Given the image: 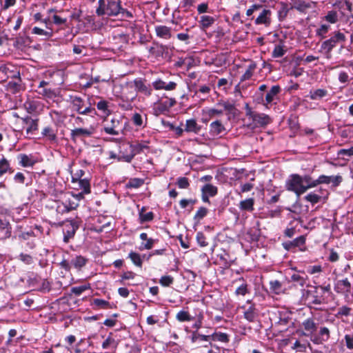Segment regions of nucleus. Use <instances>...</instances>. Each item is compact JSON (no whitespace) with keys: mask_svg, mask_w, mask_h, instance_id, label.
Instances as JSON below:
<instances>
[{"mask_svg":"<svg viewBox=\"0 0 353 353\" xmlns=\"http://www.w3.org/2000/svg\"><path fill=\"white\" fill-rule=\"evenodd\" d=\"M96 14L99 17H118L132 18V13L121 7L120 0H99Z\"/></svg>","mask_w":353,"mask_h":353,"instance_id":"obj_1","label":"nucleus"},{"mask_svg":"<svg viewBox=\"0 0 353 353\" xmlns=\"http://www.w3.org/2000/svg\"><path fill=\"white\" fill-rule=\"evenodd\" d=\"M346 39L345 34L339 31H335L332 36L321 43L319 52L324 54L327 59H331L332 50L337 43L344 42Z\"/></svg>","mask_w":353,"mask_h":353,"instance_id":"obj_2","label":"nucleus"},{"mask_svg":"<svg viewBox=\"0 0 353 353\" xmlns=\"http://www.w3.org/2000/svg\"><path fill=\"white\" fill-rule=\"evenodd\" d=\"M69 101L72 105V110L76 111L79 114H97V112L94 108L92 107V103H88V106H86V101L79 96L70 95Z\"/></svg>","mask_w":353,"mask_h":353,"instance_id":"obj_3","label":"nucleus"},{"mask_svg":"<svg viewBox=\"0 0 353 353\" xmlns=\"http://www.w3.org/2000/svg\"><path fill=\"white\" fill-rule=\"evenodd\" d=\"M285 186L287 190L294 192L297 196L306 192L301 175L298 174L290 175L285 181Z\"/></svg>","mask_w":353,"mask_h":353,"instance_id":"obj_4","label":"nucleus"},{"mask_svg":"<svg viewBox=\"0 0 353 353\" xmlns=\"http://www.w3.org/2000/svg\"><path fill=\"white\" fill-rule=\"evenodd\" d=\"M148 142L144 141L142 143H137L135 144H130L129 146L130 152L128 154H124V153L121 150L119 151L118 159L122 160V161H124L128 162V163L130 162L137 154H139V153L142 152L145 149L148 148Z\"/></svg>","mask_w":353,"mask_h":353,"instance_id":"obj_5","label":"nucleus"},{"mask_svg":"<svg viewBox=\"0 0 353 353\" xmlns=\"http://www.w3.org/2000/svg\"><path fill=\"white\" fill-rule=\"evenodd\" d=\"M23 107L29 114H39L43 111L44 105L39 100L28 99L23 103Z\"/></svg>","mask_w":353,"mask_h":353,"instance_id":"obj_6","label":"nucleus"},{"mask_svg":"<svg viewBox=\"0 0 353 353\" xmlns=\"http://www.w3.org/2000/svg\"><path fill=\"white\" fill-rule=\"evenodd\" d=\"M351 283L345 278L337 281L334 288L336 293L348 294L351 292Z\"/></svg>","mask_w":353,"mask_h":353,"instance_id":"obj_7","label":"nucleus"},{"mask_svg":"<svg viewBox=\"0 0 353 353\" xmlns=\"http://www.w3.org/2000/svg\"><path fill=\"white\" fill-rule=\"evenodd\" d=\"M94 133V128L90 127L89 128H78L71 131V138L73 141H76L79 138L90 137Z\"/></svg>","mask_w":353,"mask_h":353,"instance_id":"obj_8","label":"nucleus"},{"mask_svg":"<svg viewBox=\"0 0 353 353\" xmlns=\"http://www.w3.org/2000/svg\"><path fill=\"white\" fill-rule=\"evenodd\" d=\"M253 125L252 128L259 126H265L271 122L270 117L263 113H256L253 115Z\"/></svg>","mask_w":353,"mask_h":353,"instance_id":"obj_9","label":"nucleus"},{"mask_svg":"<svg viewBox=\"0 0 353 353\" xmlns=\"http://www.w3.org/2000/svg\"><path fill=\"white\" fill-rule=\"evenodd\" d=\"M272 12L270 10L263 9L259 15L255 20L256 25L263 24L265 26H269L271 23Z\"/></svg>","mask_w":353,"mask_h":353,"instance_id":"obj_10","label":"nucleus"},{"mask_svg":"<svg viewBox=\"0 0 353 353\" xmlns=\"http://www.w3.org/2000/svg\"><path fill=\"white\" fill-rule=\"evenodd\" d=\"M302 326L304 330L307 332V333L303 332L302 335L306 336L312 335L317 330V324L314 322L312 318H308L304 320L302 323Z\"/></svg>","mask_w":353,"mask_h":353,"instance_id":"obj_11","label":"nucleus"},{"mask_svg":"<svg viewBox=\"0 0 353 353\" xmlns=\"http://www.w3.org/2000/svg\"><path fill=\"white\" fill-rule=\"evenodd\" d=\"M330 338V330L326 327H321L319 330V336H315L311 338V341L314 344H322L327 341Z\"/></svg>","mask_w":353,"mask_h":353,"instance_id":"obj_12","label":"nucleus"},{"mask_svg":"<svg viewBox=\"0 0 353 353\" xmlns=\"http://www.w3.org/2000/svg\"><path fill=\"white\" fill-rule=\"evenodd\" d=\"M305 240L306 239L305 236L302 235L294 239L293 241H290L283 243V246L286 250H291L292 248L297 247L300 248L302 245H305Z\"/></svg>","mask_w":353,"mask_h":353,"instance_id":"obj_13","label":"nucleus"},{"mask_svg":"<svg viewBox=\"0 0 353 353\" xmlns=\"http://www.w3.org/2000/svg\"><path fill=\"white\" fill-rule=\"evenodd\" d=\"M23 124L28 125L26 128V133L30 134L38 130V119H32L27 116L26 117L21 118Z\"/></svg>","mask_w":353,"mask_h":353,"instance_id":"obj_14","label":"nucleus"},{"mask_svg":"<svg viewBox=\"0 0 353 353\" xmlns=\"http://www.w3.org/2000/svg\"><path fill=\"white\" fill-rule=\"evenodd\" d=\"M134 85L137 91L143 93L146 96H150L152 94V89L147 86L141 79H136L134 80Z\"/></svg>","mask_w":353,"mask_h":353,"instance_id":"obj_15","label":"nucleus"},{"mask_svg":"<svg viewBox=\"0 0 353 353\" xmlns=\"http://www.w3.org/2000/svg\"><path fill=\"white\" fill-rule=\"evenodd\" d=\"M64 209L62 210L63 212H69L73 210H75L79 206V203L75 197L69 196L63 202Z\"/></svg>","mask_w":353,"mask_h":353,"instance_id":"obj_16","label":"nucleus"},{"mask_svg":"<svg viewBox=\"0 0 353 353\" xmlns=\"http://www.w3.org/2000/svg\"><path fill=\"white\" fill-rule=\"evenodd\" d=\"M120 124V121L117 119H112L110 121V124H106L103 130L105 133L111 135H118L119 134V132L117 130Z\"/></svg>","mask_w":353,"mask_h":353,"instance_id":"obj_17","label":"nucleus"},{"mask_svg":"<svg viewBox=\"0 0 353 353\" xmlns=\"http://www.w3.org/2000/svg\"><path fill=\"white\" fill-rule=\"evenodd\" d=\"M157 36L163 39H169L172 37L171 28L165 26H157L155 27Z\"/></svg>","mask_w":353,"mask_h":353,"instance_id":"obj_18","label":"nucleus"},{"mask_svg":"<svg viewBox=\"0 0 353 353\" xmlns=\"http://www.w3.org/2000/svg\"><path fill=\"white\" fill-rule=\"evenodd\" d=\"M88 262V259L81 255H75L70 260L72 267L77 270H81Z\"/></svg>","mask_w":353,"mask_h":353,"instance_id":"obj_19","label":"nucleus"},{"mask_svg":"<svg viewBox=\"0 0 353 353\" xmlns=\"http://www.w3.org/2000/svg\"><path fill=\"white\" fill-rule=\"evenodd\" d=\"M201 129V127L198 125L196 121L194 119H188L185 122V131L187 132H193L198 134Z\"/></svg>","mask_w":353,"mask_h":353,"instance_id":"obj_20","label":"nucleus"},{"mask_svg":"<svg viewBox=\"0 0 353 353\" xmlns=\"http://www.w3.org/2000/svg\"><path fill=\"white\" fill-rule=\"evenodd\" d=\"M32 33L34 34L41 36L44 40L49 39L53 36L52 29L43 30L38 27H34L32 29Z\"/></svg>","mask_w":353,"mask_h":353,"instance_id":"obj_21","label":"nucleus"},{"mask_svg":"<svg viewBox=\"0 0 353 353\" xmlns=\"http://www.w3.org/2000/svg\"><path fill=\"white\" fill-rule=\"evenodd\" d=\"M281 88L279 85H273L270 90L265 95V105L268 107V104L271 103L274 97L279 94Z\"/></svg>","mask_w":353,"mask_h":353,"instance_id":"obj_22","label":"nucleus"},{"mask_svg":"<svg viewBox=\"0 0 353 353\" xmlns=\"http://www.w3.org/2000/svg\"><path fill=\"white\" fill-rule=\"evenodd\" d=\"M167 46L159 45L158 43H155V46L150 47L149 48V52L150 54L154 55L155 57H162L164 52L168 50Z\"/></svg>","mask_w":353,"mask_h":353,"instance_id":"obj_23","label":"nucleus"},{"mask_svg":"<svg viewBox=\"0 0 353 353\" xmlns=\"http://www.w3.org/2000/svg\"><path fill=\"white\" fill-rule=\"evenodd\" d=\"M244 318L250 322H253L257 317V312L254 305H250L244 311Z\"/></svg>","mask_w":353,"mask_h":353,"instance_id":"obj_24","label":"nucleus"},{"mask_svg":"<svg viewBox=\"0 0 353 353\" xmlns=\"http://www.w3.org/2000/svg\"><path fill=\"white\" fill-rule=\"evenodd\" d=\"M327 95V90L325 89H316L311 90L309 94V97L312 100H319Z\"/></svg>","mask_w":353,"mask_h":353,"instance_id":"obj_25","label":"nucleus"},{"mask_svg":"<svg viewBox=\"0 0 353 353\" xmlns=\"http://www.w3.org/2000/svg\"><path fill=\"white\" fill-rule=\"evenodd\" d=\"M303 183L305 188L306 191L310 188H315L317 186L316 179L313 180L311 176L308 174H305L304 176H301Z\"/></svg>","mask_w":353,"mask_h":353,"instance_id":"obj_26","label":"nucleus"},{"mask_svg":"<svg viewBox=\"0 0 353 353\" xmlns=\"http://www.w3.org/2000/svg\"><path fill=\"white\" fill-rule=\"evenodd\" d=\"M19 159L23 167H32L36 163L31 157L24 154H19Z\"/></svg>","mask_w":353,"mask_h":353,"instance_id":"obj_27","label":"nucleus"},{"mask_svg":"<svg viewBox=\"0 0 353 353\" xmlns=\"http://www.w3.org/2000/svg\"><path fill=\"white\" fill-rule=\"evenodd\" d=\"M0 230L3 234L5 238H8L11 234V228L10 223L6 219H0Z\"/></svg>","mask_w":353,"mask_h":353,"instance_id":"obj_28","label":"nucleus"},{"mask_svg":"<svg viewBox=\"0 0 353 353\" xmlns=\"http://www.w3.org/2000/svg\"><path fill=\"white\" fill-rule=\"evenodd\" d=\"M256 68V64L254 62H252L246 69L245 73L241 77V81H244L251 79L253 75V73Z\"/></svg>","mask_w":353,"mask_h":353,"instance_id":"obj_29","label":"nucleus"},{"mask_svg":"<svg viewBox=\"0 0 353 353\" xmlns=\"http://www.w3.org/2000/svg\"><path fill=\"white\" fill-rule=\"evenodd\" d=\"M254 200L252 198L241 201L239 203V208L242 210L252 211L254 210Z\"/></svg>","mask_w":353,"mask_h":353,"instance_id":"obj_30","label":"nucleus"},{"mask_svg":"<svg viewBox=\"0 0 353 353\" xmlns=\"http://www.w3.org/2000/svg\"><path fill=\"white\" fill-rule=\"evenodd\" d=\"M78 183L79 188L81 190L82 193L89 194L90 192V181L87 179H82L76 181Z\"/></svg>","mask_w":353,"mask_h":353,"instance_id":"obj_31","label":"nucleus"},{"mask_svg":"<svg viewBox=\"0 0 353 353\" xmlns=\"http://www.w3.org/2000/svg\"><path fill=\"white\" fill-rule=\"evenodd\" d=\"M8 172L11 173L13 171L10 166L8 161L3 157L0 160V176Z\"/></svg>","mask_w":353,"mask_h":353,"instance_id":"obj_32","label":"nucleus"},{"mask_svg":"<svg viewBox=\"0 0 353 353\" xmlns=\"http://www.w3.org/2000/svg\"><path fill=\"white\" fill-rule=\"evenodd\" d=\"M210 131L215 135L221 134L224 130V127L220 121H215L211 123Z\"/></svg>","mask_w":353,"mask_h":353,"instance_id":"obj_33","label":"nucleus"},{"mask_svg":"<svg viewBox=\"0 0 353 353\" xmlns=\"http://www.w3.org/2000/svg\"><path fill=\"white\" fill-rule=\"evenodd\" d=\"M202 193L210 196H214L217 193V188L212 184H206L202 188Z\"/></svg>","mask_w":353,"mask_h":353,"instance_id":"obj_34","label":"nucleus"},{"mask_svg":"<svg viewBox=\"0 0 353 353\" xmlns=\"http://www.w3.org/2000/svg\"><path fill=\"white\" fill-rule=\"evenodd\" d=\"M214 19L208 15H203L201 17L200 23L203 29L208 28L211 26L214 22Z\"/></svg>","mask_w":353,"mask_h":353,"instance_id":"obj_35","label":"nucleus"},{"mask_svg":"<svg viewBox=\"0 0 353 353\" xmlns=\"http://www.w3.org/2000/svg\"><path fill=\"white\" fill-rule=\"evenodd\" d=\"M270 290L275 294H279L283 292L281 283L278 280H273L270 282Z\"/></svg>","mask_w":353,"mask_h":353,"instance_id":"obj_36","label":"nucleus"},{"mask_svg":"<svg viewBox=\"0 0 353 353\" xmlns=\"http://www.w3.org/2000/svg\"><path fill=\"white\" fill-rule=\"evenodd\" d=\"M330 28V25L322 24L318 29H316V35L319 37L321 39H325Z\"/></svg>","mask_w":353,"mask_h":353,"instance_id":"obj_37","label":"nucleus"},{"mask_svg":"<svg viewBox=\"0 0 353 353\" xmlns=\"http://www.w3.org/2000/svg\"><path fill=\"white\" fill-rule=\"evenodd\" d=\"M290 281L296 283L301 287H303L306 285V279L299 273H294L292 274Z\"/></svg>","mask_w":353,"mask_h":353,"instance_id":"obj_38","label":"nucleus"},{"mask_svg":"<svg viewBox=\"0 0 353 353\" xmlns=\"http://www.w3.org/2000/svg\"><path fill=\"white\" fill-rule=\"evenodd\" d=\"M321 196L314 192H310L304 197L305 201L311 203L312 205L319 203L321 201Z\"/></svg>","mask_w":353,"mask_h":353,"instance_id":"obj_39","label":"nucleus"},{"mask_svg":"<svg viewBox=\"0 0 353 353\" xmlns=\"http://www.w3.org/2000/svg\"><path fill=\"white\" fill-rule=\"evenodd\" d=\"M176 319L180 322L190 321L193 319L189 313L186 311L181 310L176 316Z\"/></svg>","mask_w":353,"mask_h":353,"instance_id":"obj_40","label":"nucleus"},{"mask_svg":"<svg viewBox=\"0 0 353 353\" xmlns=\"http://www.w3.org/2000/svg\"><path fill=\"white\" fill-rule=\"evenodd\" d=\"M129 258L131 259L132 262L138 267L142 266V259L141 255L139 253L131 252L129 254Z\"/></svg>","mask_w":353,"mask_h":353,"instance_id":"obj_41","label":"nucleus"},{"mask_svg":"<svg viewBox=\"0 0 353 353\" xmlns=\"http://www.w3.org/2000/svg\"><path fill=\"white\" fill-rule=\"evenodd\" d=\"M92 305L97 308L105 309L110 305V303L107 301L101 299H94L92 303Z\"/></svg>","mask_w":353,"mask_h":353,"instance_id":"obj_42","label":"nucleus"},{"mask_svg":"<svg viewBox=\"0 0 353 353\" xmlns=\"http://www.w3.org/2000/svg\"><path fill=\"white\" fill-rule=\"evenodd\" d=\"M38 93L50 99L56 97V93L54 92V91L50 88H42L38 90Z\"/></svg>","mask_w":353,"mask_h":353,"instance_id":"obj_43","label":"nucleus"},{"mask_svg":"<svg viewBox=\"0 0 353 353\" xmlns=\"http://www.w3.org/2000/svg\"><path fill=\"white\" fill-rule=\"evenodd\" d=\"M90 288V284L83 285L81 286L73 287L71 288L72 293L74 294L76 296L81 295L83 292Z\"/></svg>","mask_w":353,"mask_h":353,"instance_id":"obj_44","label":"nucleus"},{"mask_svg":"<svg viewBox=\"0 0 353 353\" xmlns=\"http://www.w3.org/2000/svg\"><path fill=\"white\" fill-rule=\"evenodd\" d=\"M52 23L57 26H65L68 21L67 18H63L57 14L52 17Z\"/></svg>","mask_w":353,"mask_h":353,"instance_id":"obj_45","label":"nucleus"},{"mask_svg":"<svg viewBox=\"0 0 353 353\" xmlns=\"http://www.w3.org/2000/svg\"><path fill=\"white\" fill-rule=\"evenodd\" d=\"M42 134L44 137H47L48 139L51 141L55 140L57 137L54 130L50 127L44 128L42 131Z\"/></svg>","mask_w":353,"mask_h":353,"instance_id":"obj_46","label":"nucleus"},{"mask_svg":"<svg viewBox=\"0 0 353 353\" xmlns=\"http://www.w3.org/2000/svg\"><path fill=\"white\" fill-rule=\"evenodd\" d=\"M325 19L331 23H335L338 21L337 12L334 10L329 11L325 15Z\"/></svg>","mask_w":353,"mask_h":353,"instance_id":"obj_47","label":"nucleus"},{"mask_svg":"<svg viewBox=\"0 0 353 353\" xmlns=\"http://www.w3.org/2000/svg\"><path fill=\"white\" fill-rule=\"evenodd\" d=\"M97 109L102 111L105 114L108 115L110 110L108 109V102L105 100H101L97 104Z\"/></svg>","mask_w":353,"mask_h":353,"instance_id":"obj_48","label":"nucleus"},{"mask_svg":"<svg viewBox=\"0 0 353 353\" xmlns=\"http://www.w3.org/2000/svg\"><path fill=\"white\" fill-rule=\"evenodd\" d=\"M285 50L283 47L280 45H277L274 47L272 51V57L274 58L281 57L284 55Z\"/></svg>","mask_w":353,"mask_h":353,"instance_id":"obj_49","label":"nucleus"},{"mask_svg":"<svg viewBox=\"0 0 353 353\" xmlns=\"http://www.w3.org/2000/svg\"><path fill=\"white\" fill-rule=\"evenodd\" d=\"M208 213V210L205 207H201L196 212L194 219L199 221L201 219L204 218Z\"/></svg>","mask_w":353,"mask_h":353,"instance_id":"obj_50","label":"nucleus"},{"mask_svg":"<svg viewBox=\"0 0 353 353\" xmlns=\"http://www.w3.org/2000/svg\"><path fill=\"white\" fill-rule=\"evenodd\" d=\"M196 239V241H197L198 244L201 247H205L208 245V243L206 241V238L203 232H197Z\"/></svg>","mask_w":353,"mask_h":353,"instance_id":"obj_51","label":"nucleus"},{"mask_svg":"<svg viewBox=\"0 0 353 353\" xmlns=\"http://www.w3.org/2000/svg\"><path fill=\"white\" fill-rule=\"evenodd\" d=\"M223 111L216 108H209L205 111V114L210 118H213L216 116H221L223 114Z\"/></svg>","mask_w":353,"mask_h":353,"instance_id":"obj_52","label":"nucleus"},{"mask_svg":"<svg viewBox=\"0 0 353 353\" xmlns=\"http://www.w3.org/2000/svg\"><path fill=\"white\" fill-rule=\"evenodd\" d=\"M176 184L181 189H186L189 187V180L186 177H179L177 179Z\"/></svg>","mask_w":353,"mask_h":353,"instance_id":"obj_53","label":"nucleus"},{"mask_svg":"<svg viewBox=\"0 0 353 353\" xmlns=\"http://www.w3.org/2000/svg\"><path fill=\"white\" fill-rule=\"evenodd\" d=\"M145 241V243H142L140 245L139 248L140 250L152 249L156 241L153 239L150 238Z\"/></svg>","mask_w":353,"mask_h":353,"instance_id":"obj_54","label":"nucleus"},{"mask_svg":"<svg viewBox=\"0 0 353 353\" xmlns=\"http://www.w3.org/2000/svg\"><path fill=\"white\" fill-rule=\"evenodd\" d=\"M212 338L214 341H218L223 343H226L229 341L228 334L222 332L215 333L212 336Z\"/></svg>","mask_w":353,"mask_h":353,"instance_id":"obj_55","label":"nucleus"},{"mask_svg":"<svg viewBox=\"0 0 353 353\" xmlns=\"http://www.w3.org/2000/svg\"><path fill=\"white\" fill-rule=\"evenodd\" d=\"M174 281V279L171 276H163L159 281V283L161 285L164 287H168Z\"/></svg>","mask_w":353,"mask_h":353,"instance_id":"obj_56","label":"nucleus"},{"mask_svg":"<svg viewBox=\"0 0 353 353\" xmlns=\"http://www.w3.org/2000/svg\"><path fill=\"white\" fill-rule=\"evenodd\" d=\"M133 123L137 127H143V121L141 115L139 113H135L132 117Z\"/></svg>","mask_w":353,"mask_h":353,"instance_id":"obj_57","label":"nucleus"},{"mask_svg":"<svg viewBox=\"0 0 353 353\" xmlns=\"http://www.w3.org/2000/svg\"><path fill=\"white\" fill-rule=\"evenodd\" d=\"M247 293H248V284L246 283H242L239 287H238L235 291L236 295H242L245 296Z\"/></svg>","mask_w":353,"mask_h":353,"instance_id":"obj_58","label":"nucleus"},{"mask_svg":"<svg viewBox=\"0 0 353 353\" xmlns=\"http://www.w3.org/2000/svg\"><path fill=\"white\" fill-rule=\"evenodd\" d=\"M19 259L26 265H31L33 263V258L27 254L21 253L19 256Z\"/></svg>","mask_w":353,"mask_h":353,"instance_id":"obj_59","label":"nucleus"},{"mask_svg":"<svg viewBox=\"0 0 353 353\" xmlns=\"http://www.w3.org/2000/svg\"><path fill=\"white\" fill-rule=\"evenodd\" d=\"M351 310H352L351 308L347 306H345V305L342 306L339 308L337 314H336V316H347L350 315Z\"/></svg>","mask_w":353,"mask_h":353,"instance_id":"obj_60","label":"nucleus"},{"mask_svg":"<svg viewBox=\"0 0 353 353\" xmlns=\"http://www.w3.org/2000/svg\"><path fill=\"white\" fill-rule=\"evenodd\" d=\"M116 342L114 339H112L110 336H108L102 343V347L103 349H108L110 347H115L116 346Z\"/></svg>","mask_w":353,"mask_h":353,"instance_id":"obj_61","label":"nucleus"},{"mask_svg":"<svg viewBox=\"0 0 353 353\" xmlns=\"http://www.w3.org/2000/svg\"><path fill=\"white\" fill-rule=\"evenodd\" d=\"M337 154L339 157L343 156L352 157L353 156V147L348 149H341L338 151Z\"/></svg>","mask_w":353,"mask_h":353,"instance_id":"obj_62","label":"nucleus"},{"mask_svg":"<svg viewBox=\"0 0 353 353\" xmlns=\"http://www.w3.org/2000/svg\"><path fill=\"white\" fill-rule=\"evenodd\" d=\"M143 184V181L140 179H133L129 181L128 186L130 188H137Z\"/></svg>","mask_w":353,"mask_h":353,"instance_id":"obj_63","label":"nucleus"},{"mask_svg":"<svg viewBox=\"0 0 353 353\" xmlns=\"http://www.w3.org/2000/svg\"><path fill=\"white\" fill-rule=\"evenodd\" d=\"M216 105L222 106L224 108V110L229 112H232L234 109V104L228 101H219V103H217Z\"/></svg>","mask_w":353,"mask_h":353,"instance_id":"obj_64","label":"nucleus"}]
</instances>
